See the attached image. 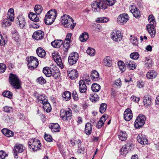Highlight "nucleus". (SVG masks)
<instances>
[{
    "mask_svg": "<svg viewBox=\"0 0 159 159\" xmlns=\"http://www.w3.org/2000/svg\"><path fill=\"white\" fill-rule=\"evenodd\" d=\"M43 10L42 7L40 5H37L34 7V11L36 14L39 15Z\"/></svg>",
    "mask_w": 159,
    "mask_h": 159,
    "instance_id": "obj_49",
    "label": "nucleus"
},
{
    "mask_svg": "<svg viewBox=\"0 0 159 159\" xmlns=\"http://www.w3.org/2000/svg\"><path fill=\"white\" fill-rule=\"evenodd\" d=\"M60 72L58 70H53L52 72V75L55 79H57L60 76Z\"/></svg>",
    "mask_w": 159,
    "mask_h": 159,
    "instance_id": "obj_50",
    "label": "nucleus"
},
{
    "mask_svg": "<svg viewBox=\"0 0 159 159\" xmlns=\"http://www.w3.org/2000/svg\"><path fill=\"white\" fill-rule=\"evenodd\" d=\"M148 20L149 23L147 25L150 26L155 25H156V22L154 18L153 15H150L148 17Z\"/></svg>",
    "mask_w": 159,
    "mask_h": 159,
    "instance_id": "obj_43",
    "label": "nucleus"
},
{
    "mask_svg": "<svg viewBox=\"0 0 159 159\" xmlns=\"http://www.w3.org/2000/svg\"><path fill=\"white\" fill-rule=\"evenodd\" d=\"M89 38L88 34L87 32H84L79 37L80 41L83 42H86Z\"/></svg>",
    "mask_w": 159,
    "mask_h": 159,
    "instance_id": "obj_35",
    "label": "nucleus"
},
{
    "mask_svg": "<svg viewBox=\"0 0 159 159\" xmlns=\"http://www.w3.org/2000/svg\"><path fill=\"white\" fill-rule=\"evenodd\" d=\"M43 104V108L44 110L47 112H50L51 110V107L50 103L48 102V100L47 102H44Z\"/></svg>",
    "mask_w": 159,
    "mask_h": 159,
    "instance_id": "obj_37",
    "label": "nucleus"
},
{
    "mask_svg": "<svg viewBox=\"0 0 159 159\" xmlns=\"http://www.w3.org/2000/svg\"><path fill=\"white\" fill-rule=\"evenodd\" d=\"M52 57L57 65L61 69L64 67L63 65L61 57L56 53L52 54Z\"/></svg>",
    "mask_w": 159,
    "mask_h": 159,
    "instance_id": "obj_13",
    "label": "nucleus"
},
{
    "mask_svg": "<svg viewBox=\"0 0 159 159\" xmlns=\"http://www.w3.org/2000/svg\"><path fill=\"white\" fill-rule=\"evenodd\" d=\"M99 74L98 72L96 70H93L92 71L91 77L92 80L94 81L98 80Z\"/></svg>",
    "mask_w": 159,
    "mask_h": 159,
    "instance_id": "obj_38",
    "label": "nucleus"
},
{
    "mask_svg": "<svg viewBox=\"0 0 159 159\" xmlns=\"http://www.w3.org/2000/svg\"><path fill=\"white\" fill-rule=\"evenodd\" d=\"M15 151L19 153L22 152L24 150L23 147L21 144L16 145L14 147Z\"/></svg>",
    "mask_w": 159,
    "mask_h": 159,
    "instance_id": "obj_47",
    "label": "nucleus"
},
{
    "mask_svg": "<svg viewBox=\"0 0 159 159\" xmlns=\"http://www.w3.org/2000/svg\"><path fill=\"white\" fill-rule=\"evenodd\" d=\"M118 65L120 70L122 72H124L126 69V67L124 63L121 61L118 62Z\"/></svg>",
    "mask_w": 159,
    "mask_h": 159,
    "instance_id": "obj_46",
    "label": "nucleus"
},
{
    "mask_svg": "<svg viewBox=\"0 0 159 159\" xmlns=\"http://www.w3.org/2000/svg\"><path fill=\"white\" fill-rule=\"evenodd\" d=\"M9 78L10 83L15 89H19L21 88V82L17 75L10 74Z\"/></svg>",
    "mask_w": 159,
    "mask_h": 159,
    "instance_id": "obj_4",
    "label": "nucleus"
},
{
    "mask_svg": "<svg viewBox=\"0 0 159 159\" xmlns=\"http://www.w3.org/2000/svg\"><path fill=\"white\" fill-rule=\"evenodd\" d=\"M63 100L65 101L69 100L71 98V94L68 91H66L64 92L62 95Z\"/></svg>",
    "mask_w": 159,
    "mask_h": 159,
    "instance_id": "obj_42",
    "label": "nucleus"
},
{
    "mask_svg": "<svg viewBox=\"0 0 159 159\" xmlns=\"http://www.w3.org/2000/svg\"><path fill=\"white\" fill-rule=\"evenodd\" d=\"M13 38L14 40L16 42H18L20 40V36L18 34L17 32L13 33Z\"/></svg>",
    "mask_w": 159,
    "mask_h": 159,
    "instance_id": "obj_58",
    "label": "nucleus"
},
{
    "mask_svg": "<svg viewBox=\"0 0 159 159\" xmlns=\"http://www.w3.org/2000/svg\"><path fill=\"white\" fill-rule=\"evenodd\" d=\"M147 27L149 33L152 37L153 38L155 36L156 33L155 25L150 26L147 25Z\"/></svg>",
    "mask_w": 159,
    "mask_h": 159,
    "instance_id": "obj_22",
    "label": "nucleus"
},
{
    "mask_svg": "<svg viewBox=\"0 0 159 159\" xmlns=\"http://www.w3.org/2000/svg\"><path fill=\"white\" fill-rule=\"evenodd\" d=\"M107 105L104 103H102L101 104L99 108L100 112L102 114L106 110Z\"/></svg>",
    "mask_w": 159,
    "mask_h": 159,
    "instance_id": "obj_54",
    "label": "nucleus"
},
{
    "mask_svg": "<svg viewBox=\"0 0 159 159\" xmlns=\"http://www.w3.org/2000/svg\"><path fill=\"white\" fill-rule=\"evenodd\" d=\"M129 9L131 12L135 17L139 18L140 16V13L135 4H133L131 5Z\"/></svg>",
    "mask_w": 159,
    "mask_h": 159,
    "instance_id": "obj_12",
    "label": "nucleus"
},
{
    "mask_svg": "<svg viewBox=\"0 0 159 159\" xmlns=\"http://www.w3.org/2000/svg\"><path fill=\"white\" fill-rule=\"evenodd\" d=\"M143 103L144 106L146 107H148L151 105V99L148 95H146L145 96L143 99Z\"/></svg>",
    "mask_w": 159,
    "mask_h": 159,
    "instance_id": "obj_33",
    "label": "nucleus"
},
{
    "mask_svg": "<svg viewBox=\"0 0 159 159\" xmlns=\"http://www.w3.org/2000/svg\"><path fill=\"white\" fill-rule=\"evenodd\" d=\"M133 117V114L130 109H126L124 113V118L126 121L130 120Z\"/></svg>",
    "mask_w": 159,
    "mask_h": 159,
    "instance_id": "obj_14",
    "label": "nucleus"
},
{
    "mask_svg": "<svg viewBox=\"0 0 159 159\" xmlns=\"http://www.w3.org/2000/svg\"><path fill=\"white\" fill-rule=\"evenodd\" d=\"M139 55L138 52H135L132 53L130 55V57L134 60H137L138 59Z\"/></svg>",
    "mask_w": 159,
    "mask_h": 159,
    "instance_id": "obj_53",
    "label": "nucleus"
},
{
    "mask_svg": "<svg viewBox=\"0 0 159 159\" xmlns=\"http://www.w3.org/2000/svg\"><path fill=\"white\" fill-rule=\"evenodd\" d=\"M100 88V86L99 84L95 83L93 84L91 86V89L92 91L95 92L99 91Z\"/></svg>",
    "mask_w": 159,
    "mask_h": 159,
    "instance_id": "obj_44",
    "label": "nucleus"
},
{
    "mask_svg": "<svg viewBox=\"0 0 159 159\" xmlns=\"http://www.w3.org/2000/svg\"><path fill=\"white\" fill-rule=\"evenodd\" d=\"M6 67L3 63H0V72L2 73L4 72L6 70Z\"/></svg>",
    "mask_w": 159,
    "mask_h": 159,
    "instance_id": "obj_62",
    "label": "nucleus"
},
{
    "mask_svg": "<svg viewBox=\"0 0 159 159\" xmlns=\"http://www.w3.org/2000/svg\"><path fill=\"white\" fill-rule=\"evenodd\" d=\"M144 67L148 69H149L152 66L153 62L149 57H146L144 61Z\"/></svg>",
    "mask_w": 159,
    "mask_h": 159,
    "instance_id": "obj_32",
    "label": "nucleus"
},
{
    "mask_svg": "<svg viewBox=\"0 0 159 159\" xmlns=\"http://www.w3.org/2000/svg\"><path fill=\"white\" fill-rule=\"evenodd\" d=\"M70 43L65 42L63 46V49L65 52H66L68 51L70 48Z\"/></svg>",
    "mask_w": 159,
    "mask_h": 159,
    "instance_id": "obj_60",
    "label": "nucleus"
},
{
    "mask_svg": "<svg viewBox=\"0 0 159 159\" xmlns=\"http://www.w3.org/2000/svg\"><path fill=\"white\" fill-rule=\"evenodd\" d=\"M138 142L142 145H145L148 143V140L145 135L139 134L137 137Z\"/></svg>",
    "mask_w": 159,
    "mask_h": 159,
    "instance_id": "obj_17",
    "label": "nucleus"
},
{
    "mask_svg": "<svg viewBox=\"0 0 159 159\" xmlns=\"http://www.w3.org/2000/svg\"><path fill=\"white\" fill-rule=\"evenodd\" d=\"M87 53L91 56H94L95 54V51L94 49L90 47H89L87 50Z\"/></svg>",
    "mask_w": 159,
    "mask_h": 159,
    "instance_id": "obj_52",
    "label": "nucleus"
},
{
    "mask_svg": "<svg viewBox=\"0 0 159 159\" xmlns=\"http://www.w3.org/2000/svg\"><path fill=\"white\" fill-rule=\"evenodd\" d=\"M79 91L81 93H85L87 90V87L83 80H80L79 82Z\"/></svg>",
    "mask_w": 159,
    "mask_h": 159,
    "instance_id": "obj_19",
    "label": "nucleus"
},
{
    "mask_svg": "<svg viewBox=\"0 0 159 159\" xmlns=\"http://www.w3.org/2000/svg\"><path fill=\"white\" fill-rule=\"evenodd\" d=\"M157 74V72L154 70H150L147 73L146 77L148 79L152 80L156 78Z\"/></svg>",
    "mask_w": 159,
    "mask_h": 159,
    "instance_id": "obj_20",
    "label": "nucleus"
},
{
    "mask_svg": "<svg viewBox=\"0 0 159 159\" xmlns=\"http://www.w3.org/2000/svg\"><path fill=\"white\" fill-rule=\"evenodd\" d=\"M53 70V69L51 70L48 67H45L43 68V72L46 76L49 77L52 75Z\"/></svg>",
    "mask_w": 159,
    "mask_h": 159,
    "instance_id": "obj_36",
    "label": "nucleus"
},
{
    "mask_svg": "<svg viewBox=\"0 0 159 159\" xmlns=\"http://www.w3.org/2000/svg\"><path fill=\"white\" fill-rule=\"evenodd\" d=\"M4 111L7 113H9L13 111V109L11 107L6 106L3 107Z\"/></svg>",
    "mask_w": 159,
    "mask_h": 159,
    "instance_id": "obj_59",
    "label": "nucleus"
},
{
    "mask_svg": "<svg viewBox=\"0 0 159 159\" xmlns=\"http://www.w3.org/2000/svg\"><path fill=\"white\" fill-rule=\"evenodd\" d=\"M146 118L144 115H139L136 118L134 122V127L136 129L142 127L145 124Z\"/></svg>",
    "mask_w": 159,
    "mask_h": 159,
    "instance_id": "obj_6",
    "label": "nucleus"
},
{
    "mask_svg": "<svg viewBox=\"0 0 159 159\" xmlns=\"http://www.w3.org/2000/svg\"><path fill=\"white\" fill-rule=\"evenodd\" d=\"M144 85V82L142 80L138 81L136 83V86L139 89L143 88Z\"/></svg>",
    "mask_w": 159,
    "mask_h": 159,
    "instance_id": "obj_57",
    "label": "nucleus"
},
{
    "mask_svg": "<svg viewBox=\"0 0 159 159\" xmlns=\"http://www.w3.org/2000/svg\"><path fill=\"white\" fill-rule=\"evenodd\" d=\"M103 65L111 67L112 66V59L109 56L106 57L103 60Z\"/></svg>",
    "mask_w": 159,
    "mask_h": 159,
    "instance_id": "obj_27",
    "label": "nucleus"
},
{
    "mask_svg": "<svg viewBox=\"0 0 159 159\" xmlns=\"http://www.w3.org/2000/svg\"><path fill=\"white\" fill-rule=\"evenodd\" d=\"M7 19L11 21H14V10L13 8H10L9 9L7 14Z\"/></svg>",
    "mask_w": 159,
    "mask_h": 159,
    "instance_id": "obj_21",
    "label": "nucleus"
},
{
    "mask_svg": "<svg viewBox=\"0 0 159 159\" xmlns=\"http://www.w3.org/2000/svg\"><path fill=\"white\" fill-rule=\"evenodd\" d=\"M63 44V41L61 40H55L51 43V45L54 48H59Z\"/></svg>",
    "mask_w": 159,
    "mask_h": 159,
    "instance_id": "obj_30",
    "label": "nucleus"
},
{
    "mask_svg": "<svg viewBox=\"0 0 159 159\" xmlns=\"http://www.w3.org/2000/svg\"><path fill=\"white\" fill-rule=\"evenodd\" d=\"M60 116L63 120H70L71 118V110L70 109L67 110L62 109L60 111Z\"/></svg>",
    "mask_w": 159,
    "mask_h": 159,
    "instance_id": "obj_8",
    "label": "nucleus"
},
{
    "mask_svg": "<svg viewBox=\"0 0 159 159\" xmlns=\"http://www.w3.org/2000/svg\"><path fill=\"white\" fill-rule=\"evenodd\" d=\"M27 60L28 62V66L31 70H33L37 67L39 64V61L36 57H30L27 58Z\"/></svg>",
    "mask_w": 159,
    "mask_h": 159,
    "instance_id": "obj_7",
    "label": "nucleus"
},
{
    "mask_svg": "<svg viewBox=\"0 0 159 159\" xmlns=\"http://www.w3.org/2000/svg\"><path fill=\"white\" fill-rule=\"evenodd\" d=\"M126 65L127 67L131 70H134L137 66L134 61L129 60H126Z\"/></svg>",
    "mask_w": 159,
    "mask_h": 159,
    "instance_id": "obj_24",
    "label": "nucleus"
},
{
    "mask_svg": "<svg viewBox=\"0 0 159 159\" xmlns=\"http://www.w3.org/2000/svg\"><path fill=\"white\" fill-rule=\"evenodd\" d=\"M99 98L98 96L96 94H94V95L91 96L90 98V99L92 102H96L98 99Z\"/></svg>",
    "mask_w": 159,
    "mask_h": 159,
    "instance_id": "obj_64",
    "label": "nucleus"
},
{
    "mask_svg": "<svg viewBox=\"0 0 159 159\" xmlns=\"http://www.w3.org/2000/svg\"><path fill=\"white\" fill-rule=\"evenodd\" d=\"M109 20V19L108 18L102 17L97 18L96 22L98 23H104L108 22Z\"/></svg>",
    "mask_w": 159,
    "mask_h": 159,
    "instance_id": "obj_41",
    "label": "nucleus"
},
{
    "mask_svg": "<svg viewBox=\"0 0 159 159\" xmlns=\"http://www.w3.org/2000/svg\"><path fill=\"white\" fill-rule=\"evenodd\" d=\"M130 43L131 44L134 46H137L138 43L137 38L134 36L131 35L130 39Z\"/></svg>",
    "mask_w": 159,
    "mask_h": 159,
    "instance_id": "obj_39",
    "label": "nucleus"
},
{
    "mask_svg": "<svg viewBox=\"0 0 159 159\" xmlns=\"http://www.w3.org/2000/svg\"><path fill=\"white\" fill-rule=\"evenodd\" d=\"M30 149L33 151H36L40 149L41 147L40 141L37 139H32L29 143Z\"/></svg>",
    "mask_w": 159,
    "mask_h": 159,
    "instance_id": "obj_5",
    "label": "nucleus"
},
{
    "mask_svg": "<svg viewBox=\"0 0 159 159\" xmlns=\"http://www.w3.org/2000/svg\"><path fill=\"white\" fill-rule=\"evenodd\" d=\"M61 22L62 24L65 27L73 29L76 25V23L72 18L67 15H64L61 16Z\"/></svg>",
    "mask_w": 159,
    "mask_h": 159,
    "instance_id": "obj_1",
    "label": "nucleus"
},
{
    "mask_svg": "<svg viewBox=\"0 0 159 159\" xmlns=\"http://www.w3.org/2000/svg\"><path fill=\"white\" fill-rule=\"evenodd\" d=\"M37 82L40 84H43L46 83L45 80L42 77H40L38 78L37 80Z\"/></svg>",
    "mask_w": 159,
    "mask_h": 159,
    "instance_id": "obj_56",
    "label": "nucleus"
},
{
    "mask_svg": "<svg viewBox=\"0 0 159 159\" xmlns=\"http://www.w3.org/2000/svg\"><path fill=\"white\" fill-rule=\"evenodd\" d=\"M106 1V5L111 6L114 5L116 2V0H105Z\"/></svg>",
    "mask_w": 159,
    "mask_h": 159,
    "instance_id": "obj_63",
    "label": "nucleus"
},
{
    "mask_svg": "<svg viewBox=\"0 0 159 159\" xmlns=\"http://www.w3.org/2000/svg\"><path fill=\"white\" fill-rule=\"evenodd\" d=\"M92 10L95 12L99 11L101 8L105 9L107 8L105 2L103 0L95 1L93 2L91 4Z\"/></svg>",
    "mask_w": 159,
    "mask_h": 159,
    "instance_id": "obj_3",
    "label": "nucleus"
},
{
    "mask_svg": "<svg viewBox=\"0 0 159 159\" xmlns=\"http://www.w3.org/2000/svg\"><path fill=\"white\" fill-rule=\"evenodd\" d=\"M56 16L57 11L55 10L49 11L45 16V23L47 25H51L54 22Z\"/></svg>",
    "mask_w": 159,
    "mask_h": 159,
    "instance_id": "obj_2",
    "label": "nucleus"
},
{
    "mask_svg": "<svg viewBox=\"0 0 159 159\" xmlns=\"http://www.w3.org/2000/svg\"><path fill=\"white\" fill-rule=\"evenodd\" d=\"M16 23L21 29H23L25 25V18L22 16H19L17 17Z\"/></svg>",
    "mask_w": 159,
    "mask_h": 159,
    "instance_id": "obj_18",
    "label": "nucleus"
},
{
    "mask_svg": "<svg viewBox=\"0 0 159 159\" xmlns=\"http://www.w3.org/2000/svg\"><path fill=\"white\" fill-rule=\"evenodd\" d=\"M118 137L121 141L125 140L127 138V134L126 132L120 131L119 133Z\"/></svg>",
    "mask_w": 159,
    "mask_h": 159,
    "instance_id": "obj_34",
    "label": "nucleus"
},
{
    "mask_svg": "<svg viewBox=\"0 0 159 159\" xmlns=\"http://www.w3.org/2000/svg\"><path fill=\"white\" fill-rule=\"evenodd\" d=\"M79 58V55L76 52L71 53L68 57V62L71 65H73L76 63Z\"/></svg>",
    "mask_w": 159,
    "mask_h": 159,
    "instance_id": "obj_10",
    "label": "nucleus"
},
{
    "mask_svg": "<svg viewBox=\"0 0 159 159\" xmlns=\"http://www.w3.org/2000/svg\"><path fill=\"white\" fill-rule=\"evenodd\" d=\"M2 134L8 137H11L14 135V132L11 130L7 128H4L2 130Z\"/></svg>",
    "mask_w": 159,
    "mask_h": 159,
    "instance_id": "obj_26",
    "label": "nucleus"
},
{
    "mask_svg": "<svg viewBox=\"0 0 159 159\" xmlns=\"http://www.w3.org/2000/svg\"><path fill=\"white\" fill-rule=\"evenodd\" d=\"M3 96L7 97L10 99H12L13 98L12 93L9 91H7L4 92L2 93Z\"/></svg>",
    "mask_w": 159,
    "mask_h": 159,
    "instance_id": "obj_48",
    "label": "nucleus"
},
{
    "mask_svg": "<svg viewBox=\"0 0 159 159\" xmlns=\"http://www.w3.org/2000/svg\"><path fill=\"white\" fill-rule=\"evenodd\" d=\"M106 116L103 115L100 118L98 122L96 127L98 129L101 128L104 125V122L107 119Z\"/></svg>",
    "mask_w": 159,
    "mask_h": 159,
    "instance_id": "obj_23",
    "label": "nucleus"
},
{
    "mask_svg": "<svg viewBox=\"0 0 159 159\" xmlns=\"http://www.w3.org/2000/svg\"><path fill=\"white\" fill-rule=\"evenodd\" d=\"M84 131L87 135H90L92 132V126L90 123L88 122L86 124Z\"/></svg>",
    "mask_w": 159,
    "mask_h": 159,
    "instance_id": "obj_29",
    "label": "nucleus"
},
{
    "mask_svg": "<svg viewBox=\"0 0 159 159\" xmlns=\"http://www.w3.org/2000/svg\"><path fill=\"white\" fill-rule=\"evenodd\" d=\"M76 142L78 143V148L77 152L78 153H80L84 151V147H82L80 146L81 141L80 140H78Z\"/></svg>",
    "mask_w": 159,
    "mask_h": 159,
    "instance_id": "obj_55",
    "label": "nucleus"
},
{
    "mask_svg": "<svg viewBox=\"0 0 159 159\" xmlns=\"http://www.w3.org/2000/svg\"><path fill=\"white\" fill-rule=\"evenodd\" d=\"M8 156V154L2 150L0 151V159H5Z\"/></svg>",
    "mask_w": 159,
    "mask_h": 159,
    "instance_id": "obj_61",
    "label": "nucleus"
},
{
    "mask_svg": "<svg viewBox=\"0 0 159 159\" xmlns=\"http://www.w3.org/2000/svg\"><path fill=\"white\" fill-rule=\"evenodd\" d=\"M111 37L113 41L118 42L121 40L123 35L120 31L114 30L111 33Z\"/></svg>",
    "mask_w": 159,
    "mask_h": 159,
    "instance_id": "obj_9",
    "label": "nucleus"
},
{
    "mask_svg": "<svg viewBox=\"0 0 159 159\" xmlns=\"http://www.w3.org/2000/svg\"><path fill=\"white\" fill-rule=\"evenodd\" d=\"M44 36V32L41 30H39L34 33L32 35V37L35 39L39 40L43 39Z\"/></svg>",
    "mask_w": 159,
    "mask_h": 159,
    "instance_id": "obj_15",
    "label": "nucleus"
},
{
    "mask_svg": "<svg viewBox=\"0 0 159 159\" xmlns=\"http://www.w3.org/2000/svg\"><path fill=\"white\" fill-rule=\"evenodd\" d=\"M37 98L38 102L42 104L44 102H47L48 100L47 97L45 95L41 94H38L37 96Z\"/></svg>",
    "mask_w": 159,
    "mask_h": 159,
    "instance_id": "obj_28",
    "label": "nucleus"
},
{
    "mask_svg": "<svg viewBox=\"0 0 159 159\" xmlns=\"http://www.w3.org/2000/svg\"><path fill=\"white\" fill-rule=\"evenodd\" d=\"M11 22L8 19H4L2 22V26L3 28H5L11 25Z\"/></svg>",
    "mask_w": 159,
    "mask_h": 159,
    "instance_id": "obj_45",
    "label": "nucleus"
},
{
    "mask_svg": "<svg viewBox=\"0 0 159 159\" xmlns=\"http://www.w3.org/2000/svg\"><path fill=\"white\" fill-rule=\"evenodd\" d=\"M28 16L30 19L32 21L37 22L39 20V19L37 15L33 12H31Z\"/></svg>",
    "mask_w": 159,
    "mask_h": 159,
    "instance_id": "obj_40",
    "label": "nucleus"
},
{
    "mask_svg": "<svg viewBox=\"0 0 159 159\" xmlns=\"http://www.w3.org/2000/svg\"><path fill=\"white\" fill-rule=\"evenodd\" d=\"M128 149H127L126 145H124L123 146L120 151L121 154L124 156H126L128 153Z\"/></svg>",
    "mask_w": 159,
    "mask_h": 159,
    "instance_id": "obj_51",
    "label": "nucleus"
},
{
    "mask_svg": "<svg viewBox=\"0 0 159 159\" xmlns=\"http://www.w3.org/2000/svg\"><path fill=\"white\" fill-rule=\"evenodd\" d=\"M129 19V17L127 14H122L119 15L117 18V21L120 25H123Z\"/></svg>",
    "mask_w": 159,
    "mask_h": 159,
    "instance_id": "obj_11",
    "label": "nucleus"
},
{
    "mask_svg": "<svg viewBox=\"0 0 159 159\" xmlns=\"http://www.w3.org/2000/svg\"><path fill=\"white\" fill-rule=\"evenodd\" d=\"M37 54L40 57L43 58L46 55V52L42 48H38L36 50Z\"/></svg>",
    "mask_w": 159,
    "mask_h": 159,
    "instance_id": "obj_31",
    "label": "nucleus"
},
{
    "mask_svg": "<svg viewBox=\"0 0 159 159\" xmlns=\"http://www.w3.org/2000/svg\"><path fill=\"white\" fill-rule=\"evenodd\" d=\"M68 76L72 80L75 79L77 78L78 76V72L75 69H69L67 71Z\"/></svg>",
    "mask_w": 159,
    "mask_h": 159,
    "instance_id": "obj_16",
    "label": "nucleus"
},
{
    "mask_svg": "<svg viewBox=\"0 0 159 159\" xmlns=\"http://www.w3.org/2000/svg\"><path fill=\"white\" fill-rule=\"evenodd\" d=\"M49 127L53 132H59L60 129L59 125L57 123H51Z\"/></svg>",
    "mask_w": 159,
    "mask_h": 159,
    "instance_id": "obj_25",
    "label": "nucleus"
}]
</instances>
